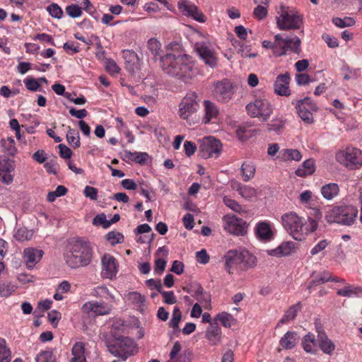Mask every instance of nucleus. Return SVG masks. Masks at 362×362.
<instances>
[{
  "label": "nucleus",
  "instance_id": "nucleus-14",
  "mask_svg": "<svg viewBox=\"0 0 362 362\" xmlns=\"http://www.w3.org/2000/svg\"><path fill=\"white\" fill-rule=\"evenodd\" d=\"M296 108L297 109L298 116L304 122L307 124H312L313 122V112L317 110V106L310 98H305L303 100H298L296 104Z\"/></svg>",
  "mask_w": 362,
  "mask_h": 362
},
{
  "label": "nucleus",
  "instance_id": "nucleus-22",
  "mask_svg": "<svg viewBox=\"0 0 362 362\" xmlns=\"http://www.w3.org/2000/svg\"><path fill=\"white\" fill-rule=\"evenodd\" d=\"M45 252L37 247L24 249V264L28 269H33L40 262Z\"/></svg>",
  "mask_w": 362,
  "mask_h": 362
},
{
  "label": "nucleus",
  "instance_id": "nucleus-52",
  "mask_svg": "<svg viewBox=\"0 0 362 362\" xmlns=\"http://www.w3.org/2000/svg\"><path fill=\"white\" fill-rule=\"evenodd\" d=\"M254 17L258 20H263L268 15V10L265 6L258 5L253 11Z\"/></svg>",
  "mask_w": 362,
  "mask_h": 362
},
{
  "label": "nucleus",
  "instance_id": "nucleus-13",
  "mask_svg": "<svg viewBox=\"0 0 362 362\" xmlns=\"http://www.w3.org/2000/svg\"><path fill=\"white\" fill-rule=\"evenodd\" d=\"M194 49L204 64L211 68L216 66L218 58L210 43L206 41H199L194 44Z\"/></svg>",
  "mask_w": 362,
  "mask_h": 362
},
{
  "label": "nucleus",
  "instance_id": "nucleus-42",
  "mask_svg": "<svg viewBox=\"0 0 362 362\" xmlns=\"http://www.w3.org/2000/svg\"><path fill=\"white\" fill-rule=\"evenodd\" d=\"M11 354L6 346V341L0 338V362H10Z\"/></svg>",
  "mask_w": 362,
  "mask_h": 362
},
{
  "label": "nucleus",
  "instance_id": "nucleus-46",
  "mask_svg": "<svg viewBox=\"0 0 362 362\" xmlns=\"http://www.w3.org/2000/svg\"><path fill=\"white\" fill-rule=\"evenodd\" d=\"M332 23L339 28H343L345 27H350L355 24V21L353 18L345 17L344 18H334Z\"/></svg>",
  "mask_w": 362,
  "mask_h": 362
},
{
  "label": "nucleus",
  "instance_id": "nucleus-15",
  "mask_svg": "<svg viewBox=\"0 0 362 362\" xmlns=\"http://www.w3.org/2000/svg\"><path fill=\"white\" fill-rule=\"evenodd\" d=\"M233 94L234 90L232 83L228 79L218 81L214 85V95L218 102H228L232 99Z\"/></svg>",
  "mask_w": 362,
  "mask_h": 362
},
{
  "label": "nucleus",
  "instance_id": "nucleus-19",
  "mask_svg": "<svg viewBox=\"0 0 362 362\" xmlns=\"http://www.w3.org/2000/svg\"><path fill=\"white\" fill-rule=\"evenodd\" d=\"M203 117L202 122L203 124H216L219 119L220 110L217 105L209 100H204L202 103Z\"/></svg>",
  "mask_w": 362,
  "mask_h": 362
},
{
  "label": "nucleus",
  "instance_id": "nucleus-5",
  "mask_svg": "<svg viewBox=\"0 0 362 362\" xmlns=\"http://www.w3.org/2000/svg\"><path fill=\"white\" fill-rule=\"evenodd\" d=\"M262 47L270 49L273 54L276 57L284 56L288 52L299 54L301 52V41L298 37H284L281 34H276L274 37V41L264 40Z\"/></svg>",
  "mask_w": 362,
  "mask_h": 362
},
{
  "label": "nucleus",
  "instance_id": "nucleus-45",
  "mask_svg": "<svg viewBox=\"0 0 362 362\" xmlns=\"http://www.w3.org/2000/svg\"><path fill=\"white\" fill-rule=\"evenodd\" d=\"M160 46V42L155 38H151L147 42L148 49L156 58L159 55Z\"/></svg>",
  "mask_w": 362,
  "mask_h": 362
},
{
  "label": "nucleus",
  "instance_id": "nucleus-31",
  "mask_svg": "<svg viewBox=\"0 0 362 362\" xmlns=\"http://www.w3.org/2000/svg\"><path fill=\"white\" fill-rule=\"evenodd\" d=\"M337 294L340 296L351 298L362 294V287L350 284H345L343 288L339 289Z\"/></svg>",
  "mask_w": 362,
  "mask_h": 362
},
{
  "label": "nucleus",
  "instance_id": "nucleus-40",
  "mask_svg": "<svg viewBox=\"0 0 362 362\" xmlns=\"http://www.w3.org/2000/svg\"><path fill=\"white\" fill-rule=\"evenodd\" d=\"M243 180L247 182L255 176V167L252 163L244 162L241 165Z\"/></svg>",
  "mask_w": 362,
  "mask_h": 362
},
{
  "label": "nucleus",
  "instance_id": "nucleus-47",
  "mask_svg": "<svg viewBox=\"0 0 362 362\" xmlns=\"http://www.w3.org/2000/svg\"><path fill=\"white\" fill-rule=\"evenodd\" d=\"M65 11L66 14L73 18H78L82 16V8L77 4H72L66 7Z\"/></svg>",
  "mask_w": 362,
  "mask_h": 362
},
{
  "label": "nucleus",
  "instance_id": "nucleus-37",
  "mask_svg": "<svg viewBox=\"0 0 362 362\" xmlns=\"http://www.w3.org/2000/svg\"><path fill=\"white\" fill-rule=\"evenodd\" d=\"M302 305L300 302L295 305H291L284 313L283 317L279 321V323L286 324L289 321L293 320L297 316L298 312L301 310Z\"/></svg>",
  "mask_w": 362,
  "mask_h": 362
},
{
  "label": "nucleus",
  "instance_id": "nucleus-21",
  "mask_svg": "<svg viewBox=\"0 0 362 362\" xmlns=\"http://www.w3.org/2000/svg\"><path fill=\"white\" fill-rule=\"evenodd\" d=\"M178 8L183 15L192 17L200 23L205 22L204 15L191 1L188 0L180 1L178 2Z\"/></svg>",
  "mask_w": 362,
  "mask_h": 362
},
{
  "label": "nucleus",
  "instance_id": "nucleus-12",
  "mask_svg": "<svg viewBox=\"0 0 362 362\" xmlns=\"http://www.w3.org/2000/svg\"><path fill=\"white\" fill-rule=\"evenodd\" d=\"M223 228L228 233L235 235H244L247 233V225L245 221L233 214H227L223 217Z\"/></svg>",
  "mask_w": 362,
  "mask_h": 362
},
{
  "label": "nucleus",
  "instance_id": "nucleus-53",
  "mask_svg": "<svg viewBox=\"0 0 362 362\" xmlns=\"http://www.w3.org/2000/svg\"><path fill=\"white\" fill-rule=\"evenodd\" d=\"M238 193L245 199H249L255 196L256 191L251 187L243 185V187L240 188V192Z\"/></svg>",
  "mask_w": 362,
  "mask_h": 362
},
{
  "label": "nucleus",
  "instance_id": "nucleus-2",
  "mask_svg": "<svg viewBox=\"0 0 362 362\" xmlns=\"http://www.w3.org/2000/svg\"><path fill=\"white\" fill-rule=\"evenodd\" d=\"M163 71L172 76L182 80L185 83L190 79L193 73V64L189 56L167 53L160 57Z\"/></svg>",
  "mask_w": 362,
  "mask_h": 362
},
{
  "label": "nucleus",
  "instance_id": "nucleus-20",
  "mask_svg": "<svg viewBox=\"0 0 362 362\" xmlns=\"http://www.w3.org/2000/svg\"><path fill=\"white\" fill-rule=\"evenodd\" d=\"M15 169V164L13 159L3 155L0 156V180L8 185L12 182L13 175L12 173Z\"/></svg>",
  "mask_w": 362,
  "mask_h": 362
},
{
  "label": "nucleus",
  "instance_id": "nucleus-6",
  "mask_svg": "<svg viewBox=\"0 0 362 362\" xmlns=\"http://www.w3.org/2000/svg\"><path fill=\"white\" fill-rule=\"evenodd\" d=\"M358 212L357 208L353 205H335L327 211L325 219L329 223L351 226L358 217Z\"/></svg>",
  "mask_w": 362,
  "mask_h": 362
},
{
  "label": "nucleus",
  "instance_id": "nucleus-4",
  "mask_svg": "<svg viewBox=\"0 0 362 362\" xmlns=\"http://www.w3.org/2000/svg\"><path fill=\"white\" fill-rule=\"evenodd\" d=\"M228 274L245 272L256 265V257L244 248L230 250L224 256Z\"/></svg>",
  "mask_w": 362,
  "mask_h": 362
},
{
  "label": "nucleus",
  "instance_id": "nucleus-59",
  "mask_svg": "<svg viewBox=\"0 0 362 362\" xmlns=\"http://www.w3.org/2000/svg\"><path fill=\"white\" fill-rule=\"evenodd\" d=\"M94 225H102L104 228H107L110 226L111 223L106 218V216L104 214H98L93 218Z\"/></svg>",
  "mask_w": 362,
  "mask_h": 362
},
{
  "label": "nucleus",
  "instance_id": "nucleus-24",
  "mask_svg": "<svg viewBox=\"0 0 362 362\" xmlns=\"http://www.w3.org/2000/svg\"><path fill=\"white\" fill-rule=\"evenodd\" d=\"M289 83L290 76L288 73L279 75L274 84L275 93L279 95L288 96L290 95Z\"/></svg>",
  "mask_w": 362,
  "mask_h": 362
},
{
  "label": "nucleus",
  "instance_id": "nucleus-30",
  "mask_svg": "<svg viewBox=\"0 0 362 362\" xmlns=\"http://www.w3.org/2000/svg\"><path fill=\"white\" fill-rule=\"evenodd\" d=\"M315 171V160L313 159L305 160L302 165L296 170V175L298 177H305L310 175Z\"/></svg>",
  "mask_w": 362,
  "mask_h": 362
},
{
  "label": "nucleus",
  "instance_id": "nucleus-60",
  "mask_svg": "<svg viewBox=\"0 0 362 362\" xmlns=\"http://www.w3.org/2000/svg\"><path fill=\"white\" fill-rule=\"evenodd\" d=\"M146 285L151 290L156 289L158 293L161 292V290L163 289V286L160 279H148L147 281H146Z\"/></svg>",
  "mask_w": 362,
  "mask_h": 362
},
{
  "label": "nucleus",
  "instance_id": "nucleus-11",
  "mask_svg": "<svg viewBox=\"0 0 362 362\" xmlns=\"http://www.w3.org/2000/svg\"><path fill=\"white\" fill-rule=\"evenodd\" d=\"M108 349L112 354L123 361L134 355L136 351L134 341L128 337L122 338L117 344L109 346Z\"/></svg>",
  "mask_w": 362,
  "mask_h": 362
},
{
  "label": "nucleus",
  "instance_id": "nucleus-51",
  "mask_svg": "<svg viewBox=\"0 0 362 362\" xmlns=\"http://www.w3.org/2000/svg\"><path fill=\"white\" fill-rule=\"evenodd\" d=\"M215 320V322L219 321L226 327H230L233 317L227 313H221L216 315Z\"/></svg>",
  "mask_w": 362,
  "mask_h": 362
},
{
  "label": "nucleus",
  "instance_id": "nucleus-44",
  "mask_svg": "<svg viewBox=\"0 0 362 362\" xmlns=\"http://www.w3.org/2000/svg\"><path fill=\"white\" fill-rule=\"evenodd\" d=\"M193 296L202 304H208L210 302V296L204 291L200 285H197Z\"/></svg>",
  "mask_w": 362,
  "mask_h": 362
},
{
  "label": "nucleus",
  "instance_id": "nucleus-36",
  "mask_svg": "<svg viewBox=\"0 0 362 362\" xmlns=\"http://www.w3.org/2000/svg\"><path fill=\"white\" fill-rule=\"evenodd\" d=\"M92 295L97 298H101L104 299L105 303L112 304L115 301V297L112 295L107 288L103 286H98L95 288L92 291Z\"/></svg>",
  "mask_w": 362,
  "mask_h": 362
},
{
  "label": "nucleus",
  "instance_id": "nucleus-32",
  "mask_svg": "<svg viewBox=\"0 0 362 362\" xmlns=\"http://www.w3.org/2000/svg\"><path fill=\"white\" fill-rule=\"evenodd\" d=\"M221 329L217 322H212L206 330L207 339L212 344H216L221 339Z\"/></svg>",
  "mask_w": 362,
  "mask_h": 362
},
{
  "label": "nucleus",
  "instance_id": "nucleus-34",
  "mask_svg": "<svg viewBox=\"0 0 362 362\" xmlns=\"http://www.w3.org/2000/svg\"><path fill=\"white\" fill-rule=\"evenodd\" d=\"M0 147L1 151L8 156H14L17 151L15 141L12 137L1 139L0 141Z\"/></svg>",
  "mask_w": 362,
  "mask_h": 362
},
{
  "label": "nucleus",
  "instance_id": "nucleus-9",
  "mask_svg": "<svg viewBox=\"0 0 362 362\" xmlns=\"http://www.w3.org/2000/svg\"><path fill=\"white\" fill-rule=\"evenodd\" d=\"M247 114L251 117H259L262 121H267L272 115L273 110L266 99H257L246 106Z\"/></svg>",
  "mask_w": 362,
  "mask_h": 362
},
{
  "label": "nucleus",
  "instance_id": "nucleus-33",
  "mask_svg": "<svg viewBox=\"0 0 362 362\" xmlns=\"http://www.w3.org/2000/svg\"><path fill=\"white\" fill-rule=\"evenodd\" d=\"M71 354L73 357L71 359V362H86V358L85 356V344L84 343L79 341L75 343L74 345Z\"/></svg>",
  "mask_w": 362,
  "mask_h": 362
},
{
  "label": "nucleus",
  "instance_id": "nucleus-29",
  "mask_svg": "<svg viewBox=\"0 0 362 362\" xmlns=\"http://www.w3.org/2000/svg\"><path fill=\"white\" fill-rule=\"evenodd\" d=\"M320 191L325 199L332 200L339 195L340 189L337 183L330 182L323 185Z\"/></svg>",
  "mask_w": 362,
  "mask_h": 362
},
{
  "label": "nucleus",
  "instance_id": "nucleus-7",
  "mask_svg": "<svg viewBox=\"0 0 362 362\" xmlns=\"http://www.w3.org/2000/svg\"><path fill=\"white\" fill-rule=\"evenodd\" d=\"M279 13V16L276 17V23L281 30L298 29L303 24L302 17L288 8L281 6Z\"/></svg>",
  "mask_w": 362,
  "mask_h": 362
},
{
  "label": "nucleus",
  "instance_id": "nucleus-3",
  "mask_svg": "<svg viewBox=\"0 0 362 362\" xmlns=\"http://www.w3.org/2000/svg\"><path fill=\"white\" fill-rule=\"evenodd\" d=\"M284 228L296 240H303L317 228V223L313 218L307 221L296 213L290 211L284 214L281 218Z\"/></svg>",
  "mask_w": 362,
  "mask_h": 362
},
{
  "label": "nucleus",
  "instance_id": "nucleus-16",
  "mask_svg": "<svg viewBox=\"0 0 362 362\" xmlns=\"http://www.w3.org/2000/svg\"><path fill=\"white\" fill-rule=\"evenodd\" d=\"M197 95L194 93L188 94L182 100L180 104V117L187 120L192 115L197 111Z\"/></svg>",
  "mask_w": 362,
  "mask_h": 362
},
{
  "label": "nucleus",
  "instance_id": "nucleus-57",
  "mask_svg": "<svg viewBox=\"0 0 362 362\" xmlns=\"http://www.w3.org/2000/svg\"><path fill=\"white\" fill-rule=\"evenodd\" d=\"M160 293L162 295L163 298V302L165 303L168 305H173L177 302L173 291H165L162 289Z\"/></svg>",
  "mask_w": 362,
  "mask_h": 362
},
{
  "label": "nucleus",
  "instance_id": "nucleus-49",
  "mask_svg": "<svg viewBox=\"0 0 362 362\" xmlns=\"http://www.w3.org/2000/svg\"><path fill=\"white\" fill-rule=\"evenodd\" d=\"M106 239L112 245L120 243L124 240V236L119 232L111 231L106 235Z\"/></svg>",
  "mask_w": 362,
  "mask_h": 362
},
{
  "label": "nucleus",
  "instance_id": "nucleus-63",
  "mask_svg": "<svg viewBox=\"0 0 362 362\" xmlns=\"http://www.w3.org/2000/svg\"><path fill=\"white\" fill-rule=\"evenodd\" d=\"M184 149H185L186 156L187 157H190L195 153L197 146L194 143L189 141H186L184 143Z\"/></svg>",
  "mask_w": 362,
  "mask_h": 362
},
{
  "label": "nucleus",
  "instance_id": "nucleus-38",
  "mask_svg": "<svg viewBox=\"0 0 362 362\" xmlns=\"http://www.w3.org/2000/svg\"><path fill=\"white\" fill-rule=\"evenodd\" d=\"M332 274L327 271L320 273L313 280H312L309 284V289L317 285L325 284L328 281H332Z\"/></svg>",
  "mask_w": 362,
  "mask_h": 362
},
{
  "label": "nucleus",
  "instance_id": "nucleus-64",
  "mask_svg": "<svg viewBox=\"0 0 362 362\" xmlns=\"http://www.w3.org/2000/svg\"><path fill=\"white\" fill-rule=\"evenodd\" d=\"M197 261L199 263L205 264L209 261V256L206 252V250L203 249L196 253Z\"/></svg>",
  "mask_w": 362,
  "mask_h": 362
},
{
  "label": "nucleus",
  "instance_id": "nucleus-18",
  "mask_svg": "<svg viewBox=\"0 0 362 362\" xmlns=\"http://www.w3.org/2000/svg\"><path fill=\"white\" fill-rule=\"evenodd\" d=\"M103 277L113 279L118 272L119 264L117 260L110 254L105 253L101 259Z\"/></svg>",
  "mask_w": 362,
  "mask_h": 362
},
{
  "label": "nucleus",
  "instance_id": "nucleus-58",
  "mask_svg": "<svg viewBox=\"0 0 362 362\" xmlns=\"http://www.w3.org/2000/svg\"><path fill=\"white\" fill-rule=\"evenodd\" d=\"M15 290V286L10 283H2L0 281V295L8 296Z\"/></svg>",
  "mask_w": 362,
  "mask_h": 362
},
{
  "label": "nucleus",
  "instance_id": "nucleus-23",
  "mask_svg": "<svg viewBox=\"0 0 362 362\" xmlns=\"http://www.w3.org/2000/svg\"><path fill=\"white\" fill-rule=\"evenodd\" d=\"M273 225L268 221H259L255 226V234L262 241L269 242L274 237Z\"/></svg>",
  "mask_w": 362,
  "mask_h": 362
},
{
  "label": "nucleus",
  "instance_id": "nucleus-28",
  "mask_svg": "<svg viewBox=\"0 0 362 362\" xmlns=\"http://www.w3.org/2000/svg\"><path fill=\"white\" fill-rule=\"evenodd\" d=\"M299 336L296 332L288 331L280 339L279 346L284 349H292L298 344Z\"/></svg>",
  "mask_w": 362,
  "mask_h": 362
},
{
  "label": "nucleus",
  "instance_id": "nucleus-56",
  "mask_svg": "<svg viewBox=\"0 0 362 362\" xmlns=\"http://www.w3.org/2000/svg\"><path fill=\"white\" fill-rule=\"evenodd\" d=\"M61 317V313L55 310L49 311L47 314L48 320L54 327H57Z\"/></svg>",
  "mask_w": 362,
  "mask_h": 362
},
{
  "label": "nucleus",
  "instance_id": "nucleus-35",
  "mask_svg": "<svg viewBox=\"0 0 362 362\" xmlns=\"http://www.w3.org/2000/svg\"><path fill=\"white\" fill-rule=\"evenodd\" d=\"M316 344L317 340L315 335L311 333L306 334L302 341V346L307 353L316 354L317 351Z\"/></svg>",
  "mask_w": 362,
  "mask_h": 362
},
{
  "label": "nucleus",
  "instance_id": "nucleus-26",
  "mask_svg": "<svg viewBox=\"0 0 362 362\" xmlns=\"http://www.w3.org/2000/svg\"><path fill=\"white\" fill-rule=\"evenodd\" d=\"M302 157L301 153L295 148H283L276 156L279 160L284 162L300 161Z\"/></svg>",
  "mask_w": 362,
  "mask_h": 362
},
{
  "label": "nucleus",
  "instance_id": "nucleus-43",
  "mask_svg": "<svg viewBox=\"0 0 362 362\" xmlns=\"http://www.w3.org/2000/svg\"><path fill=\"white\" fill-rule=\"evenodd\" d=\"M36 362H56V357L49 349L41 351L35 357Z\"/></svg>",
  "mask_w": 362,
  "mask_h": 362
},
{
  "label": "nucleus",
  "instance_id": "nucleus-48",
  "mask_svg": "<svg viewBox=\"0 0 362 362\" xmlns=\"http://www.w3.org/2000/svg\"><path fill=\"white\" fill-rule=\"evenodd\" d=\"M25 87L30 91H42L39 80L28 76L25 81Z\"/></svg>",
  "mask_w": 362,
  "mask_h": 362
},
{
  "label": "nucleus",
  "instance_id": "nucleus-10",
  "mask_svg": "<svg viewBox=\"0 0 362 362\" xmlns=\"http://www.w3.org/2000/svg\"><path fill=\"white\" fill-rule=\"evenodd\" d=\"M199 155L204 158H217L221 151V141L213 136H206L199 141Z\"/></svg>",
  "mask_w": 362,
  "mask_h": 362
},
{
  "label": "nucleus",
  "instance_id": "nucleus-41",
  "mask_svg": "<svg viewBox=\"0 0 362 362\" xmlns=\"http://www.w3.org/2000/svg\"><path fill=\"white\" fill-rule=\"evenodd\" d=\"M125 153L128 159L140 164H144L148 158V153L145 152L125 151Z\"/></svg>",
  "mask_w": 362,
  "mask_h": 362
},
{
  "label": "nucleus",
  "instance_id": "nucleus-61",
  "mask_svg": "<svg viewBox=\"0 0 362 362\" xmlns=\"http://www.w3.org/2000/svg\"><path fill=\"white\" fill-rule=\"evenodd\" d=\"M65 52L70 55H73L80 52V48L78 45H75L74 42H65L63 45Z\"/></svg>",
  "mask_w": 362,
  "mask_h": 362
},
{
  "label": "nucleus",
  "instance_id": "nucleus-8",
  "mask_svg": "<svg viewBox=\"0 0 362 362\" xmlns=\"http://www.w3.org/2000/svg\"><path fill=\"white\" fill-rule=\"evenodd\" d=\"M336 159L351 169L359 168L362 166V151L357 148L349 146L338 152Z\"/></svg>",
  "mask_w": 362,
  "mask_h": 362
},
{
  "label": "nucleus",
  "instance_id": "nucleus-1",
  "mask_svg": "<svg viewBox=\"0 0 362 362\" xmlns=\"http://www.w3.org/2000/svg\"><path fill=\"white\" fill-rule=\"evenodd\" d=\"M93 249L91 243L83 238H72L67 243L64 259L67 266L78 269L89 265L93 259Z\"/></svg>",
  "mask_w": 362,
  "mask_h": 362
},
{
  "label": "nucleus",
  "instance_id": "nucleus-50",
  "mask_svg": "<svg viewBox=\"0 0 362 362\" xmlns=\"http://www.w3.org/2000/svg\"><path fill=\"white\" fill-rule=\"evenodd\" d=\"M47 10L55 18L60 19L63 16V11L57 4L52 3L47 6Z\"/></svg>",
  "mask_w": 362,
  "mask_h": 362
},
{
  "label": "nucleus",
  "instance_id": "nucleus-25",
  "mask_svg": "<svg viewBox=\"0 0 362 362\" xmlns=\"http://www.w3.org/2000/svg\"><path fill=\"white\" fill-rule=\"evenodd\" d=\"M295 243L291 241L283 242L275 249L268 251V254L272 256L280 257L288 256L294 252Z\"/></svg>",
  "mask_w": 362,
  "mask_h": 362
},
{
  "label": "nucleus",
  "instance_id": "nucleus-27",
  "mask_svg": "<svg viewBox=\"0 0 362 362\" xmlns=\"http://www.w3.org/2000/svg\"><path fill=\"white\" fill-rule=\"evenodd\" d=\"M318 346L326 354L331 355L335 349L334 344L328 338L325 332H319L317 334Z\"/></svg>",
  "mask_w": 362,
  "mask_h": 362
},
{
  "label": "nucleus",
  "instance_id": "nucleus-39",
  "mask_svg": "<svg viewBox=\"0 0 362 362\" xmlns=\"http://www.w3.org/2000/svg\"><path fill=\"white\" fill-rule=\"evenodd\" d=\"M66 140L74 148L80 146L79 133L76 129H72L71 127H68Z\"/></svg>",
  "mask_w": 362,
  "mask_h": 362
},
{
  "label": "nucleus",
  "instance_id": "nucleus-54",
  "mask_svg": "<svg viewBox=\"0 0 362 362\" xmlns=\"http://www.w3.org/2000/svg\"><path fill=\"white\" fill-rule=\"evenodd\" d=\"M223 202L228 207L235 212L240 213L243 211L241 205H240L235 200L224 197Z\"/></svg>",
  "mask_w": 362,
  "mask_h": 362
},
{
  "label": "nucleus",
  "instance_id": "nucleus-55",
  "mask_svg": "<svg viewBox=\"0 0 362 362\" xmlns=\"http://www.w3.org/2000/svg\"><path fill=\"white\" fill-rule=\"evenodd\" d=\"M105 69L111 75L117 74L119 72L120 68L113 59H107L105 62Z\"/></svg>",
  "mask_w": 362,
  "mask_h": 362
},
{
  "label": "nucleus",
  "instance_id": "nucleus-17",
  "mask_svg": "<svg viewBox=\"0 0 362 362\" xmlns=\"http://www.w3.org/2000/svg\"><path fill=\"white\" fill-rule=\"evenodd\" d=\"M112 305L105 303L103 300L100 301H88L83 304L82 310L87 314H93L95 316L105 315L110 313Z\"/></svg>",
  "mask_w": 362,
  "mask_h": 362
},
{
  "label": "nucleus",
  "instance_id": "nucleus-62",
  "mask_svg": "<svg viewBox=\"0 0 362 362\" xmlns=\"http://www.w3.org/2000/svg\"><path fill=\"white\" fill-rule=\"evenodd\" d=\"M284 125V121L280 118H276L268 124V129L269 131H279Z\"/></svg>",
  "mask_w": 362,
  "mask_h": 362
}]
</instances>
